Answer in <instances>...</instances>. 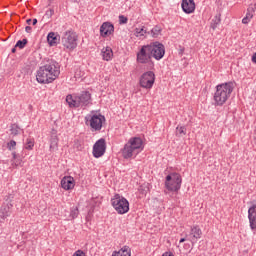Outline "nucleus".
<instances>
[{"instance_id": "32", "label": "nucleus", "mask_w": 256, "mask_h": 256, "mask_svg": "<svg viewBox=\"0 0 256 256\" xmlns=\"http://www.w3.org/2000/svg\"><path fill=\"white\" fill-rule=\"evenodd\" d=\"M15 147H17V142H15V140H11L10 142L7 143V149L9 151L15 150Z\"/></svg>"}, {"instance_id": "19", "label": "nucleus", "mask_w": 256, "mask_h": 256, "mask_svg": "<svg viewBox=\"0 0 256 256\" xmlns=\"http://www.w3.org/2000/svg\"><path fill=\"white\" fill-rule=\"evenodd\" d=\"M102 57L104 61H111V59H113V49H111V47L103 48Z\"/></svg>"}, {"instance_id": "40", "label": "nucleus", "mask_w": 256, "mask_h": 256, "mask_svg": "<svg viewBox=\"0 0 256 256\" xmlns=\"http://www.w3.org/2000/svg\"><path fill=\"white\" fill-rule=\"evenodd\" d=\"M32 25H37V18H34V19L32 20Z\"/></svg>"}, {"instance_id": "10", "label": "nucleus", "mask_w": 256, "mask_h": 256, "mask_svg": "<svg viewBox=\"0 0 256 256\" xmlns=\"http://www.w3.org/2000/svg\"><path fill=\"white\" fill-rule=\"evenodd\" d=\"M61 43L65 49L73 51L77 47V34L73 31H66L61 38Z\"/></svg>"}, {"instance_id": "8", "label": "nucleus", "mask_w": 256, "mask_h": 256, "mask_svg": "<svg viewBox=\"0 0 256 256\" xmlns=\"http://www.w3.org/2000/svg\"><path fill=\"white\" fill-rule=\"evenodd\" d=\"M86 125H90L92 131H101L106 119L103 114H89L85 117Z\"/></svg>"}, {"instance_id": "31", "label": "nucleus", "mask_w": 256, "mask_h": 256, "mask_svg": "<svg viewBox=\"0 0 256 256\" xmlns=\"http://www.w3.org/2000/svg\"><path fill=\"white\" fill-rule=\"evenodd\" d=\"M250 223V229L256 231V217H248Z\"/></svg>"}, {"instance_id": "34", "label": "nucleus", "mask_w": 256, "mask_h": 256, "mask_svg": "<svg viewBox=\"0 0 256 256\" xmlns=\"http://www.w3.org/2000/svg\"><path fill=\"white\" fill-rule=\"evenodd\" d=\"M128 21H129V19L126 16H123V15L119 16L120 25H125V24H127Z\"/></svg>"}, {"instance_id": "44", "label": "nucleus", "mask_w": 256, "mask_h": 256, "mask_svg": "<svg viewBox=\"0 0 256 256\" xmlns=\"http://www.w3.org/2000/svg\"><path fill=\"white\" fill-rule=\"evenodd\" d=\"M17 52V47L12 48V53H16Z\"/></svg>"}, {"instance_id": "14", "label": "nucleus", "mask_w": 256, "mask_h": 256, "mask_svg": "<svg viewBox=\"0 0 256 256\" xmlns=\"http://www.w3.org/2000/svg\"><path fill=\"white\" fill-rule=\"evenodd\" d=\"M115 32V26L111 22H104L100 26V35L101 37H109V35H113Z\"/></svg>"}, {"instance_id": "42", "label": "nucleus", "mask_w": 256, "mask_h": 256, "mask_svg": "<svg viewBox=\"0 0 256 256\" xmlns=\"http://www.w3.org/2000/svg\"><path fill=\"white\" fill-rule=\"evenodd\" d=\"M31 21H33V20H31V18L27 19L26 20L27 25H31Z\"/></svg>"}, {"instance_id": "16", "label": "nucleus", "mask_w": 256, "mask_h": 256, "mask_svg": "<svg viewBox=\"0 0 256 256\" xmlns=\"http://www.w3.org/2000/svg\"><path fill=\"white\" fill-rule=\"evenodd\" d=\"M181 7L184 13L190 15L195 11V0H182Z\"/></svg>"}, {"instance_id": "5", "label": "nucleus", "mask_w": 256, "mask_h": 256, "mask_svg": "<svg viewBox=\"0 0 256 256\" xmlns=\"http://www.w3.org/2000/svg\"><path fill=\"white\" fill-rule=\"evenodd\" d=\"M66 103L72 108L87 107L91 103V93L84 91L76 96L69 94L66 96Z\"/></svg>"}, {"instance_id": "29", "label": "nucleus", "mask_w": 256, "mask_h": 256, "mask_svg": "<svg viewBox=\"0 0 256 256\" xmlns=\"http://www.w3.org/2000/svg\"><path fill=\"white\" fill-rule=\"evenodd\" d=\"M248 217H256V202L248 209Z\"/></svg>"}, {"instance_id": "35", "label": "nucleus", "mask_w": 256, "mask_h": 256, "mask_svg": "<svg viewBox=\"0 0 256 256\" xmlns=\"http://www.w3.org/2000/svg\"><path fill=\"white\" fill-rule=\"evenodd\" d=\"M53 13H55V11L53 9L47 10L45 13L46 19H51V17H53Z\"/></svg>"}, {"instance_id": "37", "label": "nucleus", "mask_w": 256, "mask_h": 256, "mask_svg": "<svg viewBox=\"0 0 256 256\" xmlns=\"http://www.w3.org/2000/svg\"><path fill=\"white\" fill-rule=\"evenodd\" d=\"M249 21H251L249 18H247L246 16L242 19V23L244 24V25H247V24H249Z\"/></svg>"}, {"instance_id": "33", "label": "nucleus", "mask_w": 256, "mask_h": 256, "mask_svg": "<svg viewBox=\"0 0 256 256\" xmlns=\"http://www.w3.org/2000/svg\"><path fill=\"white\" fill-rule=\"evenodd\" d=\"M79 215V209L73 208L70 212V217H72V219H77V216Z\"/></svg>"}, {"instance_id": "15", "label": "nucleus", "mask_w": 256, "mask_h": 256, "mask_svg": "<svg viewBox=\"0 0 256 256\" xmlns=\"http://www.w3.org/2000/svg\"><path fill=\"white\" fill-rule=\"evenodd\" d=\"M61 187L65 191H71L75 187V178L73 176H64L61 180Z\"/></svg>"}, {"instance_id": "18", "label": "nucleus", "mask_w": 256, "mask_h": 256, "mask_svg": "<svg viewBox=\"0 0 256 256\" xmlns=\"http://www.w3.org/2000/svg\"><path fill=\"white\" fill-rule=\"evenodd\" d=\"M112 256H131V248H129V246H124L119 251H114Z\"/></svg>"}, {"instance_id": "30", "label": "nucleus", "mask_w": 256, "mask_h": 256, "mask_svg": "<svg viewBox=\"0 0 256 256\" xmlns=\"http://www.w3.org/2000/svg\"><path fill=\"white\" fill-rule=\"evenodd\" d=\"M27 43V38H24L23 40H18L15 47H18L19 49H25V45H27Z\"/></svg>"}, {"instance_id": "43", "label": "nucleus", "mask_w": 256, "mask_h": 256, "mask_svg": "<svg viewBox=\"0 0 256 256\" xmlns=\"http://www.w3.org/2000/svg\"><path fill=\"white\" fill-rule=\"evenodd\" d=\"M162 256H174L173 253H165Z\"/></svg>"}, {"instance_id": "28", "label": "nucleus", "mask_w": 256, "mask_h": 256, "mask_svg": "<svg viewBox=\"0 0 256 256\" xmlns=\"http://www.w3.org/2000/svg\"><path fill=\"white\" fill-rule=\"evenodd\" d=\"M33 147H35V140L33 138H27L25 149H28L29 151H31Z\"/></svg>"}, {"instance_id": "21", "label": "nucleus", "mask_w": 256, "mask_h": 256, "mask_svg": "<svg viewBox=\"0 0 256 256\" xmlns=\"http://www.w3.org/2000/svg\"><path fill=\"white\" fill-rule=\"evenodd\" d=\"M149 35V32H147V29H145V26L142 28H135L134 30V35L135 37H145V35Z\"/></svg>"}, {"instance_id": "24", "label": "nucleus", "mask_w": 256, "mask_h": 256, "mask_svg": "<svg viewBox=\"0 0 256 256\" xmlns=\"http://www.w3.org/2000/svg\"><path fill=\"white\" fill-rule=\"evenodd\" d=\"M255 10H256V4L254 6L253 4H251L247 9V13L245 17L251 21V19H253V13H255Z\"/></svg>"}, {"instance_id": "12", "label": "nucleus", "mask_w": 256, "mask_h": 256, "mask_svg": "<svg viewBox=\"0 0 256 256\" xmlns=\"http://www.w3.org/2000/svg\"><path fill=\"white\" fill-rule=\"evenodd\" d=\"M105 151H107V143L105 142V138H101L96 141L93 146V156L96 159H99V157H103L105 155Z\"/></svg>"}, {"instance_id": "13", "label": "nucleus", "mask_w": 256, "mask_h": 256, "mask_svg": "<svg viewBox=\"0 0 256 256\" xmlns=\"http://www.w3.org/2000/svg\"><path fill=\"white\" fill-rule=\"evenodd\" d=\"M201 235H203V231H201V228L198 225L192 226L190 233L186 235L187 241H190L192 245H195V243H197V240L201 237Z\"/></svg>"}, {"instance_id": "3", "label": "nucleus", "mask_w": 256, "mask_h": 256, "mask_svg": "<svg viewBox=\"0 0 256 256\" xmlns=\"http://www.w3.org/2000/svg\"><path fill=\"white\" fill-rule=\"evenodd\" d=\"M233 89H235V82H225L222 84H218L216 86V91L214 93V103L217 107H223L225 103H227V99L231 97V93H233Z\"/></svg>"}, {"instance_id": "41", "label": "nucleus", "mask_w": 256, "mask_h": 256, "mask_svg": "<svg viewBox=\"0 0 256 256\" xmlns=\"http://www.w3.org/2000/svg\"><path fill=\"white\" fill-rule=\"evenodd\" d=\"M185 241H187V238H181L179 243H185Z\"/></svg>"}, {"instance_id": "23", "label": "nucleus", "mask_w": 256, "mask_h": 256, "mask_svg": "<svg viewBox=\"0 0 256 256\" xmlns=\"http://www.w3.org/2000/svg\"><path fill=\"white\" fill-rule=\"evenodd\" d=\"M13 159H12V167H19V165H21V163H23V161L21 160V158L19 157V155H17L16 152L12 153Z\"/></svg>"}, {"instance_id": "9", "label": "nucleus", "mask_w": 256, "mask_h": 256, "mask_svg": "<svg viewBox=\"0 0 256 256\" xmlns=\"http://www.w3.org/2000/svg\"><path fill=\"white\" fill-rule=\"evenodd\" d=\"M13 195H8L5 197V201L0 207V223H3L7 217H11L13 213Z\"/></svg>"}, {"instance_id": "25", "label": "nucleus", "mask_w": 256, "mask_h": 256, "mask_svg": "<svg viewBox=\"0 0 256 256\" xmlns=\"http://www.w3.org/2000/svg\"><path fill=\"white\" fill-rule=\"evenodd\" d=\"M176 135L178 137H183V135H187V128H185V126H177Z\"/></svg>"}, {"instance_id": "36", "label": "nucleus", "mask_w": 256, "mask_h": 256, "mask_svg": "<svg viewBox=\"0 0 256 256\" xmlns=\"http://www.w3.org/2000/svg\"><path fill=\"white\" fill-rule=\"evenodd\" d=\"M73 256H85V252H83L82 250H77Z\"/></svg>"}, {"instance_id": "39", "label": "nucleus", "mask_w": 256, "mask_h": 256, "mask_svg": "<svg viewBox=\"0 0 256 256\" xmlns=\"http://www.w3.org/2000/svg\"><path fill=\"white\" fill-rule=\"evenodd\" d=\"M25 31L26 33H31V31H33V28L31 26H26Z\"/></svg>"}, {"instance_id": "38", "label": "nucleus", "mask_w": 256, "mask_h": 256, "mask_svg": "<svg viewBox=\"0 0 256 256\" xmlns=\"http://www.w3.org/2000/svg\"><path fill=\"white\" fill-rule=\"evenodd\" d=\"M249 21H251L249 18H247L246 16L242 19V23L244 24V25H247V24H249Z\"/></svg>"}, {"instance_id": "20", "label": "nucleus", "mask_w": 256, "mask_h": 256, "mask_svg": "<svg viewBox=\"0 0 256 256\" xmlns=\"http://www.w3.org/2000/svg\"><path fill=\"white\" fill-rule=\"evenodd\" d=\"M58 147H59V138H57V135H52L50 139V151H57Z\"/></svg>"}, {"instance_id": "27", "label": "nucleus", "mask_w": 256, "mask_h": 256, "mask_svg": "<svg viewBox=\"0 0 256 256\" xmlns=\"http://www.w3.org/2000/svg\"><path fill=\"white\" fill-rule=\"evenodd\" d=\"M221 23V17L220 16H215L214 19H212L211 22V29L216 30L217 29V25H219Z\"/></svg>"}, {"instance_id": "11", "label": "nucleus", "mask_w": 256, "mask_h": 256, "mask_svg": "<svg viewBox=\"0 0 256 256\" xmlns=\"http://www.w3.org/2000/svg\"><path fill=\"white\" fill-rule=\"evenodd\" d=\"M155 84V73L153 71L145 72L140 77V87L143 89H151Z\"/></svg>"}, {"instance_id": "22", "label": "nucleus", "mask_w": 256, "mask_h": 256, "mask_svg": "<svg viewBox=\"0 0 256 256\" xmlns=\"http://www.w3.org/2000/svg\"><path fill=\"white\" fill-rule=\"evenodd\" d=\"M21 133V127L17 124H11L10 126V135L13 137H16V135H19Z\"/></svg>"}, {"instance_id": "6", "label": "nucleus", "mask_w": 256, "mask_h": 256, "mask_svg": "<svg viewBox=\"0 0 256 256\" xmlns=\"http://www.w3.org/2000/svg\"><path fill=\"white\" fill-rule=\"evenodd\" d=\"M111 204L118 215H125V213H129V200L120 194L114 195V197L111 199Z\"/></svg>"}, {"instance_id": "1", "label": "nucleus", "mask_w": 256, "mask_h": 256, "mask_svg": "<svg viewBox=\"0 0 256 256\" xmlns=\"http://www.w3.org/2000/svg\"><path fill=\"white\" fill-rule=\"evenodd\" d=\"M152 57H154L156 61H161V58L165 57V46L161 42L156 41L148 45H144L137 53L138 63H149Z\"/></svg>"}, {"instance_id": "7", "label": "nucleus", "mask_w": 256, "mask_h": 256, "mask_svg": "<svg viewBox=\"0 0 256 256\" xmlns=\"http://www.w3.org/2000/svg\"><path fill=\"white\" fill-rule=\"evenodd\" d=\"M181 183H183V179L179 173L174 172L166 176L165 187L167 191L177 193L181 189Z\"/></svg>"}, {"instance_id": "17", "label": "nucleus", "mask_w": 256, "mask_h": 256, "mask_svg": "<svg viewBox=\"0 0 256 256\" xmlns=\"http://www.w3.org/2000/svg\"><path fill=\"white\" fill-rule=\"evenodd\" d=\"M47 41H48L50 47H55V45H57V43L59 41V36H57V34H55V32H50V33H48Z\"/></svg>"}, {"instance_id": "26", "label": "nucleus", "mask_w": 256, "mask_h": 256, "mask_svg": "<svg viewBox=\"0 0 256 256\" xmlns=\"http://www.w3.org/2000/svg\"><path fill=\"white\" fill-rule=\"evenodd\" d=\"M161 31H163V29H161V26H155L151 30L152 37H154V38L159 37L161 35Z\"/></svg>"}, {"instance_id": "4", "label": "nucleus", "mask_w": 256, "mask_h": 256, "mask_svg": "<svg viewBox=\"0 0 256 256\" xmlns=\"http://www.w3.org/2000/svg\"><path fill=\"white\" fill-rule=\"evenodd\" d=\"M143 149V140L140 137L130 138L128 143L122 149V157L124 159H131L137 157Z\"/></svg>"}, {"instance_id": "2", "label": "nucleus", "mask_w": 256, "mask_h": 256, "mask_svg": "<svg viewBox=\"0 0 256 256\" xmlns=\"http://www.w3.org/2000/svg\"><path fill=\"white\" fill-rule=\"evenodd\" d=\"M59 75H61V66L55 60H48L38 69L36 80L42 84L53 83Z\"/></svg>"}]
</instances>
